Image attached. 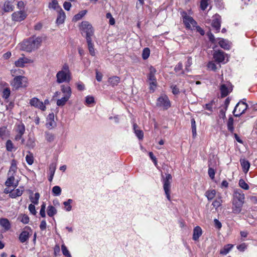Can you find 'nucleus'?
Here are the masks:
<instances>
[{
    "label": "nucleus",
    "instance_id": "1",
    "mask_svg": "<svg viewBox=\"0 0 257 257\" xmlns=\"http://www.w3.org/2000/svg\"><path fill=\"white\" fill-rule=\"evenodd\" d=\"M231 202L232 213L236 214L240 213L245 202V195L242 190L239 189L234 190Z\"/></svg>",
    "mask_w": 257,
    "mask_h": 257
},
{
    "label": "nucleus",
    "instance_id": "2",
    "mask_svg": "<svg viewBox=\"0 0 257 257\" xmlns=\"http://www.w3.org/2000/svg\"><path fill=\"white\" fill-rule=\"evenodd\" d=\"M41 37H31L19 44L20 49L27 52H31L38 49L42 43Z\"/></svg>",
    "mask_w": 257,
    "mask_h": 257
},
{
    "label": "nucleus",
    "instance_id": "3",
    "mask_svg": "<svg viewBox=\"0 0 257 257\" xmlns=\"http://www.w3.org/2000/svg\"><path fill=\"white\" fill-rule=\"evenodd\" d=\"M56 77V82L59 84L64 82L68 83L71 81V73L67 63L63 65L61 69L57 73Z\"/></svg>",
    "mask_w": 257,
    "mask_h": 257
},
{
    "label": "nucleus",
    "instance_id": "4",
    "mask_svg": "<svg viewBox=\"0 0 257 257\" xmlns=\"http://www.w3.org/2000/svg\"><path fill=\"white\" fill-rule=\"evenodd\" d=\"M181 14L183 19V23L187 29H193L196 27L197 23L193 18L188 15L186 12L183 11L181 12Z\"/></svg>",
    "mask_w": 257,
    "mask_h": 257
},
{
    "label": "nucleus",
    "instance_id": "5",
    "mask_svg": "<svg viewBox=\"0 0 257 257\" xmlns=\"http://www.w3.org/2000/svg\"><path fill=\"white\" fill-rule=\"evenodd\" d=\"M11 85L15 89L25 87L27 86V78L23 76H16L11 82Z\"/></svg>",
    "mask_w": 257,
    "mask_h": 257
},
{
    "label": "nucleus",
    "instance_id": "6",
    "mask_svg": "<svg viewBox=\"0 0 257 257\" xmlns=\"http://www.w3.org/2000/svg\"><path fill=\"white\" fill-rule=\"evenodd\" d=\"M80 29L83 33L86 34V39H91L93 35L94 31L91 25L87 21H83L80 26Z\"/></svg>",
    "mask_w": 257,
    "mask_h": 257
},
{
    "label": "nucleus",
    "instance_id": "7",
    "mask_svg": "<svg viewBox=\"0 0 257 257\" xmlns=\"http://www.w3.org/2000/svg\"><path fill=\"white\" fill-rule=\"evenodd\" d=\"M172 179L171 175L168 174H166V177L163 180L164 190L168 200L169 201L171 200L170 188Z\"/></svg>",
    "mask_w": 257,
    "mask_h": 257
},
{
    "label": "nucleus",
    "instance_id": "8",
    "mask_svg": "<svg viewBox=\"0 0 257 257\" xmlns=\"http://www.w3.org/2000/svg\"><path fill=\"white\" fill-rule=\"evenodd\" d=\"M156 105L164 110H167L171 107V102L167 95H163L158 98Z\"/></svg>",
    "mask_w": 257,
    "mask_h": 257
},
{
    "label": "nucleus",
    "instance_id": "9",
    "mask_svg": "<svg viewBox=\"0 0 257 257\" xmlns=\"http://www.w3.org/2000/svg\"><path fill=\"white\" fill-rule=\"evenodd\" d=\"M248 105L246 103L243 101H239L236 105L233 110V113L234 115L236 117L240 116L242 114L244 113Z\"/></svg>",
    "mask_w": 257,
    "mask_h": 257
},
{
    "label": "nucleus",
    "instance_id": "10",
    "mask_svg": "<svg viewBox=\"0 0 257 257\" xmlns=\"http://www.w3.org/2000/svg\"><path fill=\"white\" fill-rule=\"evenodd\" d=\"M33 60L30 58L26 57L24 54L22 57H20L17 60L15 61L14 64L16 67L24 68L28 64L33 63Z\"/></svg>",
    "mask_w": 257,
    "mask_h": 257
},
{
    "label": "nucleus",
    "instance_id": "11",
    "mask_svg": "<svg viewBox=\"0 0 257 257\" xmlns=\"http://www.w3.org/2000/svg\"><path fill=\"white\" fill-rule=\"evenodd\" d=\"M16 136L15 137V141H18L20 140L21 141L23 139V136L25 132V126L23 123H20L16 125L15 128Z\"/></svg>",
    "mask_w": 257,
    "mask_h": 257
},
{
    "label": "nucleus",
    "instance_id": "12",
    "mask_svg": "<svg viewBox=\"0 0 257 257\" xmlns=\"http://www.w3.org/2000/svg\"><path fill=\"white\" fill-rule=\"evenodd\" d=\"M27 16V12L25 10L19 11L12 14V20L15 22H21L24 20Z\"/></svg>",
    "mask_w": 257,
    "mask_h": 257
},
{
    "label": "nucleus",
    "instance_id": "13",
    "mask_svg": "<svg viewBox=\"0 0 257 257\" xmlns=\"http://www.w3.org/2000/svg\"><path fill=\"white\" fill-rule=\"evenodd\" d=\"M32 232V229L29 226H26L20 233L19 239L21 242L24 243L29 240Z\"/></svg>",
    "mask_w": 257,
    "mask_h": 257
},
{
    "label": "nucleus",
    "instance_id": "14",
    "mask_svg": "<svg viewBox=\"0 0 257 257\" xmlns=\"http://www.w3.org/2000/svg\"><path fill=\"white\" fill-rule=\"evenodd\" d=\"M232 90V85L230 83L226 82L222 83L220 86V90L221 97H224L227 96Z\"/></svg>",
    "mask_w": 257,
    "mask_h": 257
},
{
    "label": "nucleus",
    "instance_id": "15",
    "mask_svg": "<svg viewBox=\"0 0 257 257\" xmlns=\"http://www.w3.org/2000/svg\"><path fill=\"white\" fill-rule=\"evenodd\" d=\"M227 57V54L221 50L216 51L213 54V58L215 61L218 63H226L228 61V58L226 61H225V58Z\"/></svg>",
    "mask_w": 257,
    "mask_h": 257
},
{
    "label": "nucleus",
    "instance_id": "16",
    "mask_svg": "<svg viewBox=\"0 0 257 257\" xmlns=\"http://www.w3.org/2000/svg\"><path fill=\"white\" fill-rule=\"evenodd\" d=\"M29 104L35 108H38L42 111H45L46 107L45 104H43V102L41 101L37 97H33L30 100Z\"/></svg>",
    "mask_w": 257,
    "mask_h": 257
},
{
    "label": "nucleus",
    "instance_id": "17",
    "mask_svg": "<svg viewBox=\"0 0 257 257\" xmlns=\"http://www.w3.org/2000/svg\"><path fill=\"white\" fill-rule=\"evenodd\" d=\"M21 144L25 145L27 148L29 149H33L36 145L35 139L30 137H29L26 141L24 139H23Z\"/></svg>",
    "mask_w": 257,
    "mask_h": 257
},
{
    "label": "nucleus",
    "instance_id": "18",
    "mask_svg": "<svg viewBox=\"0 0 257 257\" xmlns=\"http://www.w3.org/2000/svg\"><path fill=\"white\" fill-rule=\"evenodd\" d=\"M220 17L217 15H215L213 18L211 25L216 30V32H218L220 29Z\"/></svg>",
    "mask_w": 257,
    "mask_h": 257
},
{
    "label": "nucleus",
    "instance_id": "19",
    "mask_svg": "<svg viewBox=\"0 0 257 257\" xmlns=\"http://www.w3.org/2000/svg\"><path fill=\"white\" fill-rule=\"evenodd\" d=\"M14 175H8V178L5 183V184L8 187L13 186L17 187L18 185V182L15 180Z\"/></svg>",
    "mask_w": 257,
    "mask_h": 257
},
{
    "label": "nucleus",
    "instance_id": "20",
    "mask_svg": "<svg viewBox=\"0 0 257 257\" xmlns=\"http://www.w3.org/2000/svg\"><path fill=\"white\" fill-rule=\"evenodd\" d=\"M0 225L4 228L5 231H8L11 228V224L10 221L5 218L0 219Z\"/></svg>",
    "mask_w": 257,
    "mask_h": 257
},
{
    "label": "nucleus",
    "instance_id": "21",
    "mask_svg": "<svg viewBox=\"0 0 257 257\" xmlns=\"http://www.w3.org/2000/svg\"><path fill=\"white\" fill-rule=\"evenodd\" d=\"M54 115L53 113H51L48 115L47 118L46 126L48 129H52L55 125V122L54 119Z\"/></svg>",
    "mask_w": 257,
    "mask_h": 257
},
{
    "label": "nucleus",
    "instance_id": "22",
    "mask_svg": "<svg viewBox=\"0 0 257 257\" xmlns=\"http://www.w3.org/2000/svg\"><path fill=\"white\" fill-rule=\"evenodd\" d=\"M61 91L64 94V96L71 97L72 94V90L68 85H61L60 86Z\"/></svg>",
    "mask_w": 257,
    "mask_h": 257
},
{
    "label": "nucleus",
    "instance_id": "23",
    "mask_svg": "<svg viewBox=\"0 0 257 257\" xmlns=\"http://www.w3.org/2000/svg\"><path fill=\"white\" fill-rule=\"evenodd\" d=\"M14 8L15 7L13 4V2L9 1H6L4 3L3 10L5 12L8 13L13 11Z\"/></svg>",
    "mask_w": 257,
    "mask_h": 257
},
{
    "label": "nucleus",
    "instance_id": "24",
    "mask_svg": "<svg viewBox=\"0 0 257 257\" xmlns=\"http://www.w3.org/2000/svg\"><path fill=\"white\" fill-rule=\"evenodd\" d=\"M240 163L243 172L245 174L247 173L250 168L249 162L245 159H241L240 160Z\"/></svg>",
    "mask_w": 257,
    "mask_h": 257
},
{
    "label": "nucleus",
    "instance_id": "25",
    "mask_svg": "<svg viewBox=\"0 0 257 257\" xmlns=\"http://www.w3.org/2000/svg\"><path fill=\"white\" fill-rule=\"evenodd\" d=\"M58 15L56 20V23L58 25L62 24L64 22L65 20V14L62 9H60V10L58 11Z\"/></svg>",
    "mask_w": 257,
    "mask_h": 257
},
{
    "label": "nucleus",
    "instance_id": "26",
    "mask_svg": "<svg viewBox=\"0 0 257 257\" xmlns=\"http://www.w3.org/2000/svg\"><path fill=\"white\" fill-rule=\"evenodd\" d=\"M202 234V230L200 227L196 226L193 229V239L197 240Z\"/></svg>",
    "mask_w": 257,
    "mask_h": 257
},
{
    "label": "nucleus",
    "instance_id": "27",
    "mask_svg": "<svg viewBox=\"0 0 257 257\" xmlns=\"http://www.w3.org/2000/svg\"><path fill=\"white\" fill-rule=\"evenodd\" d=\"M23 188H18L16 190L13 189L10 192V197L12 198H15L17 197L20 196L23 193Z\"/></svg>",
    "mask_w": 257,
    "mask_h": 257
},
{
    "label": "nucleus",
    "instance_id": "28",
    "mask_svg": "<svg viewBox=\"0 0 257 257\" xmlns=\"http://www.w3.org/2000/svg\"><path fill=\"white\" fill-rule=\"evenodd\" d=\"M218 44L219 46L224 50H229L231 47L230 43L224 39H219Z\"/></svg>",
    "mask_w": 257,
    "mask_h": 257
},
{
    "label": "nucleus",
    "instance_id": "29",
    "mask_svg": "<svg viewBox=\"0 0 257 257\" xmlns=\"http://www.w3.org/2000/svg\"><path fill=\"white\" fill-rule=\"evenodd\" d=\"M156 73V69L153 66H151L149 69V73L148 75V81H155L157 80L155 77V74Z\"/></svg>",
    "mask_w": 257,
    "mask_h": 257
},
{
    "label": "nucleus",
    "instance_id": "30",
    "mask_svg": "<svg viewBox=\"0 0 257 257\" xmlns=\"http://www.w3.org/2000/svg\"><path fill=\"white\" fill-rule=\"evenodd\" d=\"M222 203V200L221 196L219 193H218L217 195V197L216 198L215 200L212 202V205L216 209L221 205Z\"/></svg>",
    "mask_w": 257,
    "mask_h": 257
},
{
    "label": "nucleus",
    "instance_id": "31",
    "mask_svg": "<svg viewBox=\"0 0 257 257\" xmlns=\"http://www.w3.org/2000/svg\"><path fill=\"white\" fill-rule=\"evenodd\" d=\"M217 193L214 189L208 190L205 192V196L208 200H211L215 197H217Z\"/></svg>",
    "mask_w": 257,
    "mask_h": 257
},
{
    "label": "nucleus",
    "instance_id": "32",
    "mask_svg": "<svg viewBox=\"0 0 257 257\" xmlns=\"http://www.w3.org/2000/svg\"><path fill=\"white\" fill-rule=\"evenodd\" d=\"M86 41L88 44V48L90 54L92 56H94L95 55V49L94 48V45L92 42V39H87Z\"/></svg>",
    "mask_w": 257,
    "mask_h": 257
},
{
    "label": "nucleus",
    "instance_id": "33",
    "mask_svg": "<svg viewBox=\"0 0 257 257\" xmlns=\"http://www.w3.org/2000/svg\"><path fill=\"white\" fill-rule=\"evenodd\" d=\"M48 8L55 10L57 12L59 11L60 9H62L56 0H52L51 2L49 3Z\"/></svg>",
    "mask_w": 257,
    "mask_h": 257
},
{
    "label": "nucleus",
    "instance_id": "34",
    "mask_svg": "<svg viewBox=\"0 0 257 257\" xmlns=\"http://www.w3.org/2000/svg\"><path fill=\"white\" fill-rule=\"evenodd\" d=\"M133 126H134V130L135 133L136 135L137 136V137L139 139L142 140L144 138L143 132L142 130L138 128V126L137 124H136V123L134 124Z\"/></svg>",
    "mask_w": 257,
    "mask_h": 257
},
{
    "label": "nucleus",
    "instance_id": "35",
    "mask_svg": "<svg viewBox=\"0 0 257 257\" xmlns=\"http://www.w3.org/2000/svg\"><path fill=\"white\" fill-rule=\"evenodd\" d=\"M17 167L16 162L15 160H13L12 161L11 166L10 167L8 175H15V173L17 171Z\"/></svg>",
    "mask_w": 257,
    "mask_h": 257
},
{
    "label": "nucleus",
    "instance_id": "36",
    "mask_svg": "<svg viewBox=\"0 0 257 257\" xmlns=\"http://www.w3.org/2000/svg\"><path fill=\"white\" fill-rule=\"evenodd\" d=\"M6 147L7 150L9 152H13L17 150V148L15 147L12 141L10 140H9L7 141L6 144Z\"/></svg>",
    "mask_w": 257,
    "mask_h": 257
},
{
    "label": "nucleus",
    "instance_id": "37",
    "mask_svg": "<svg viewBox=\"0 0 257 257\" xmlns=\"http://www.w3.org/2000/svg\"><path fill=\"white\" fill-rule=\"evenodd\" d=\"M69 99L70 97L64 96L62 98L58 99L57 100V105H58V106H63L65 105Z\"/></svg>",
    "mask_w": 257,
    "mask_h": 257
},
{
    "label": "nucleus",
    "instance_id": "38",
    "mask_svg": "<svg viewBox=\"0 0 257 257\" xmlns=\"http://www.w3.org/2000/svg\"><path fill=\"white\" fill-rule=\"evenodd\" d=\"M233 245L230 244H228L225 245L222 249L220 250V253L223 255L227 254L231 250Z\"/></svg>",
    "mask_w": 257,
    "mask_h": 257
},
{
    "label": "nucleus",
    "instance_id": "39",
    "mask_svg": "<svg viewBox=\"0 0 257 257\" xmlns=\"http://www.w3.org/2000/svg\"><path fill=\"white\" fill-rule=\"evenodd\" d=\"M18 219L24 224H27L29 222V217L26 214H20L18 216Z\"/></svg>",
    "mask_w": 257,
    "mask_h": 257
},
{
    "label": "nucleus",
    "instance_id": "40",
    "mask_svg": "<svg viewBox=\"0 0 257 257\" xmlns=\"http://www.w3.org/2000/svg\"><path fill=\"white\" fill-rule=\"evenodd\" d=\"M8 84L6 83H5V86H8ZM11 94V90L10 88L8 87H6L5 88L3 91V97L5 99H8Z\"/></svg>",
    "mask_w": 257,
    "mask_h": 257
},
{
    "label": "nucleus",
    "instance_id": "41",
    "mask_svg": "<svg viewBox=\"0 0 257 257\" xmlns=\"http://www.w3.org/2000/svg\"><path fill=\"white\" fill-rule=\"evenodd\" d=\"M39 198L40 194L39 193H35L34 194V196H30V201L33 204L35 205H37L38 204Z\"/></svg>",
    "mask_w": 257,
    "mask_h": 257
},
{
    "label": "nucleus",
    "instance_id": "42",
    "mask_svg": "<svg viewBox=\"0 0 257 257\" xmlns=\"http://www.w3.org/2000/svg\"><path fill=\"white\" fill-rule=\"evenodd\" d=\"M233 118L232 117H230L228 118L227 125L228 130L231 133H233L234 131V127H233Z\"/></svg>",
    "mask_w": 257,
    "mask_h": 257
},
{
    "label": "nucleus",
    "instance_id": "43",
    "mask_svg": "<svg viewBox=\"0 0 257 257\" xmlns=\"http://www.w3.org/2000/svg\"><path fill=\"white\" fill-rule=\"evenodd\" d=\"M57 213V210L56 208L52 206L49 205L47 208V214L50 217H52Z\"/></svg>",
    "mask_w": 257,
    "mask_h": 257
},
{
    "label": "nucleus",
    "instance_id": "44",
    "mask_svg": "<svg viewBox=\"0 0 257 257\" xmlns=\"http://www.w3.org/2000/svg\"><path fill=\"white\" fill-rule=\"evenodd\" d=\"M26 161L30 165H32L34 163V157L33 154L30 152H28V154L26 156Z\"/></svg>",
    "mask_w": 257,
    "mask_h": 257
},
{
    "label": "nucleus",
    "instance_id": "45",
    "mask_svg": "<svg viewBox=\"0 0 257 257\" xmlns=\"http://www.w3.org/2000/svg\"><path fill=\"white\" fill-rule=\"evenodd\" d=\"M56 167H57V163L56 162H53L50 165L49 168V175H54L55 170L56 169Z\"/></svg>",
    "mask_w": 257,
    "mask_h": 257
},
{
    "label": "nucleus",
    "instance_id": "46",
    "mask_svg": "<svg viewBox=\"0 0 257 257\" xmlns=\"http://www.w3.org/2000/svg\"><path fill=\"white\" fill-rule=\"evenodd\" d=\"M120 81V79L117 76H113L109 78V82L112 85L115 86L117 85Z\"/></svg>",
    "mask_w": 257,
    "mask_h": 257
},
{
    "label": "nucleus",
    "instance_id": "47",
    "mask_svg": "<svg viewBox=\"0 0 257 257\" xmlns=\"http://www.w3.org/2000/svg\"><path fill=\"white\" fill-rule=\"evenodd\" d=\"M87 11L86 10L81 11L78 14L75 15L73 18L74 21H77L80 20L86 14Z\"/></svg>",
    "mask_w": 257,
    "mask_h": 257
},
{
    "label": "nucleus",
    "instance_id": "48",
    "mask_svg": "<svg viewBox=\"0 0 257 257\" xmlns=\"http://www.w3.org/2000/svg\"><path fill=\"white\" fill-rule=\"evenodd\" d=\"M238 185L240 187L244 190H247L249 189L248 185L242 179L239 180Z\"/></svg>",
    "mask_w": 257,
    "mask_h": 257
},
{
    "label": "nucleus",
    "instance_id": "49",
    "mask_svg": "<svg viewBox=\"0 0 257 257\" xmlns=\"http://www.w3.org/2000/svg\"><path fill=\"white\" fill-rule=\"evenodd\" d=\"M52 193L54 196H59L61 193V189L58 186H55L52 188Z\"/></svg>",
    "mask_w": 257,
    "mask_h": 257
},
{
    "label": "nucleus",
    "instance_id": "50",
    "mask_svg": "<svg viewBox=\"0 0 257 257\" xmlns=\"http://www.w3.org/2000/svg\"><path fill=\"white\" fill-rule=\"evenodd\" d=\"M73 200L71 199H68L67 201H65L63 204L65 206V210L67 211H70L72 209L71 204L72 203Z\"/></svg>",
    "mask_w": 257,
    "mask_h": 257
},
{
    "label": "nucleus",
    "instance_id": "51",
    "mask_svg": "<svg viewBox=\"0 0 257 257\" xmlns=\"http://www.w3.org/2000/svg\"><path fill=\"white\" fill-rule=\"evenodd\" d=\"M61 250L62 251V253L64 255H65L66 257H71V254L69 252V251L67 249V247L64 244H62L61 245Z\"/></svg>",
    "mask_w": 257,
    "mask_h": 257
},
{
    "label": "nucleus",
    "instance_id": "52",
    "mask_svg": "<svg viewBox=\"0 0 257 257\" xmlns=\"http://www.w3.org/2000/svg\"><path fill=\"white\" fill-rule=\"evenodd\" d=\"M95 103L94 98L92 96L88 95L85 97V104L91 105Z\"/></svg>",
    "mask_w": 257,
    "mask_h": 257
},
{
    "label": "nucleus",
    "instance_id": "53",
    "mask_svg": "<svg viewBox=\"0 0 257 257\" xmlns=\"http://www.w3.org/2000/svg\"><path fill=\"white\" fill-rule=\"evenodd\" d=\"M45 138L48 142H52L54 141L55 139V136L52 133L46 132L45 133Z\"/></svg>",
    "mask_w": 257,
    "mask_h": 257
},
{
    "label": "nucleus",
    "instance_id": "54",
    "mask_svg": "<svg viewBox=\"0 0 257 257\" xmlns=\"http://www.w3.org/2000/svg\"><path fill=\"white\" fill-rule=\"evenodd\" d=\"M150 54V50L148 48H145L144 49L142 53V57L144 60L147 59Z\"/></svg>",
    "mask_w": 257,
    "mask_h": 257
},
{
    "label": "nucleus",
    "instance_id": "55",
    "mask_svg": "<svg viewBox=\"0 0 257 257\" xmlns=\"http://www.w3.org/2000/svg\"><path fill=\"white\" fill-rule=\"evenodd\" d=\"M149 85H150V90L152 92H154L155 89L157 87V80L154 81H149Z\"/></svg>",
    "mask_w": 257,
    "mask_h": 257
},
{
    "label": "nucleus",
    "instance_id": "56",
    "mask_svg": "<svg viewBox=\"0 0 257 257\" xmlns=\"http://www.w3.org/2000/svg\"><path fill=\"white\" fill-rule=\"evenodd\" d=\"M213 104H214V102H213V101H212L210 102H209V103L206 104L203 107L205 109L208 110L210 111V112H212Z\"/></svg>",
    "mask_w": 257,
    "mask_h": 257
},
{
    "label": "nucleus",
    "instance_id": "57",
    "mask_svg": "<svg viewBox=\"0 0 257 257\" xmlns=\"http://www.w3.org/2000/svg\"><path fill=\"white\" fill-rule=\"evenodd\" d=\"M192 63V58L191 57H188L185 64V70L186 71L189 72L190 71L189 68L191 66Z\"/></svg>",
    "mask_w": 257,
    "mask_h": 257
},
{
    "label": "nucleus",
    "instance_id": "58",
    "mask_svg": "<svg viewBox=\"0 0 257 257\" xmlns=\"http://www.w3.org/2000/svg\"><path fill=\"white\" fill-rule=\"evenodd\" d=\"M208 173V175L210 177V178L212 180H214V179L215 178V172L214 170L212 168L209 167Z\"/></svg>",
    "mask_w": 257,
    "mask_h": 257
},
{
    "label": "nucleus",
    "instance_id": "59",
    "mask_svg": "<svg viewBox=\"0 0 257 257\" xmlns=\"http://www.w3.org/2000/svg\"><path fill=\"white\" fill-rule=\"evenodd\" d=\"M208 6V0H201L200 8L201 10H205Z\"/></svg>",
    "mask_w": 257,
    "mask_h": 257
},
{
    "label": "nucleus",
    "instance_id": "60",
    "mask_svg": "<svg viewBox=\"0 0 257 257\" xmlns=\"http://www.w3.org/2000/svg\"><path fill=\"white\" fill-rule=\"evenodd\" d=\"M191 125L193 136H195L196 135V127L195 125V121L194 119H191Z\"/></svg>",
    "mask_w": 257,
    "mask_h": 257
},
{
    "label": "nucleus",
    "instance_id": "61",
    "mask_svg": "<svg viewBox=\"0 0 257 257\" xmlns=\"http://www.w3.org/2000/svg\"><path fill=\"white\" fill-rule=\"evenodd\" d=\"M208 68L212 70L215 71L217 69L216 65L214 63V62L212 61H210L208 63L207 65Z\"/></svg>",
    "mask_w": 257,
    "mask_h": 257
},
{
    "label": "nucleus",
    "instance_id": "62",
    "mask_svg": "<svg viewBox=\"0 0 257 257\" xmlns=\"http://www.w3.org/2000/svg\"><path fill=\"white\" fill-rule=\"evenodd\" d=\"M29 210L30 212L33 215H35L37 213L35 204H31L29 205Z\"/></svg>",
    "mask_w": 257,
    "mask_h": 257
},
{
    "label": "nucleus",
    "instance_id": "63",
    "mask_svg": "<svg viewBox=\"0 0 257 257\" xmlns=\"http://www.w3.org/2000/svg\"><path fill=\"white\" fill-rule=\"evenodd\" d=\"M25 4L23 1H19L17 3V8L21 10H24Z\"/></svg>",
    "mask_w": 257,
    "mask_h": 257
},
{
    "label": "nucleus",
    "instance_id": "64",
    "mask_svg": "<svg viewBox=\"0 0 257 257\" xmlns=\"http://www.w3.org/2000/svg\"><path fill=\"white\" fill-rule=\"evenodd\" d=\"M246 247L247 245L244 243H241L237 246V248L241 251H243Z\"/></svg>",
    "mask_w": 257,
    "mask_h": 257
}]
</instances>
